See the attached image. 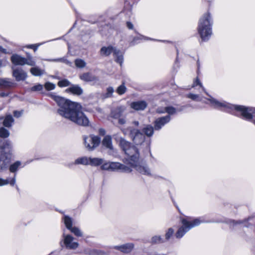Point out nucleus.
<instances>
[{
  "label": "nucleus",
  "instance_id": "53",
  "mask_svg": "<svg viewBox=\"0 0 255 255\" xmlns=\"http://www.w3.org/2000/svg\"><path fill=\"white\" fill-rule=\"evenodd\" d=\"M132 124L134 126H136V127H138V126H139V122H138V121H133V122L132 123Z\"/></svg>",
  "mask_w": 255,
  "mask_h": 255
},
{
  "label": "nucleus",
  "instance_id": "45",
  "mask_svg": "<svg viewBox=\"0 0 255 255\" xmlns=\"http://www.w3.org/2000/svg\"><path fill=\"white\" fill-rule=\"evenodd\" d=\"M43 89V86L41 84L35 85L31 88L32 91H40Z\"/></svg>",
  "mask_w": 255,
  "mask_h": 255
},
{
  "label": "nucleus",
  "instance_id": "51",
  "mask_svg": "<svg viewBox=\"0 0 255 255\" xmlns=\"http://www.w3.org/2000/svg\"><path fill=\"white\" fill-rule=\"evenodd\" d=\"M0 52H2L3 53H7L6 50L3 48L2 46H0Z\"/></svg>",
  "mask_w": 255,
  "mask_h": 255
},
{
  "label": "nucleus",
  "instance_id": "12",
  "mask_svg": "<svg viewBox=\"0 0 255 255\" xmlns=\"http://www.w3.org/2000/svg\"><path fill=\"white\" fill-rule=\"evenodd\" d=\"M12 75L17 81H23L27 77L26 73L21 68L13 69Z\"/></svg>",
  "mask_w": 255,
  "mask_h": 255
},
{
  "label": "nucleus",
  "instance_id": "44",
  "mask_svg": "<svg viewBox=\"0 0 255 255\" xmlns=\"http://www.w3.org/2000/svg\"><path fill=\"white\" fill-rule=\"evenodd\" d=\"M101 169L106 170H111V162H107L103 164Z\"/></svg>",
  "mask_w": 255,
  "mask_h": 255
},
{
  "label": "nucleus",
  "instance_id": "4",
  "mask_svg": "<svg viewBox=\"0 0 255 255\" xmlns=\"http://www.w3.org/2000/svg\"><path fill=\"white\" fill-rule=\"evenodd\" d=\"M212 20L209 13L204 14L200 19L198 30L202 39L204 41L209 39L212 35Z\"/></svg>",
  "mask_w": 255,
  "mask_h": 255
},
{
  "label": "nucleus",
  "instance_id": "5",
  "mask_svg": "<svg viewBox=\"0 0 255 255\" xmlns=\"http://www.w3.org/2000/svg\"><path fill=\"white\" fill-rule=\"evenodd\" d=\"M182 226L178 229L175 234V236L178 239L181 238L184 234L189 231L191 228L197 226L203 222L198 218L192 219L190 217H186L181 220Z\"/></svg>",
  "mask_w": 255,
  "mask_h": 255
},
{
  "label": "nucleus",
  "instance_id": "6",
  "mask_svg": "<svg viewBox=\"0 0 255 255\" xmlns=\"http://www.w3.org/2000/svg\"><path fill=\"white\" fill-rule=\"evenodd\" d=\"M125 134H128L133 142L136 145H141L145 140V136L137 128L128 127L123 130Z\"/></svg>",
  "mask_w": 255,
  "mask_h": 255
},
{
  "label": "nucleus",
  "instance_id": "31",
  "mask_svg": "<svg viewBox=\"0 0 255 255\" xmlns=\"http://www.w3.org/2000/svg\"><path fill=\"white\" fill-rule=\"evenodd\" d=\"M63 219L66 228L70 230L72 227V219L68 216H64Z\"/></svg>",
  "mask_w": 255,
  "mask_h": 255
},
{
  "label": "nucleus",
  "instance_id": "42",
  "mask_svg": "<svg viewBox=\"0 0 255 255\" xmlns=\"http://www.w3.org/2000/svg\"><path fill=\"white\" fill-rule=\"evenodd\" d=\"M187 97L195 101H200L201 100L199 95L197 94H189L187 95Z\"/></svg>",
  "mask_w": 255,
  "mask_h": 255
},
{
  "label": "nucleus",
  "instance_id": "7",
  "mask_svg": "<svg viewBox=\"0 0 255 255\" xmlns=\"http://www.w3.org/2000/svg\"><path fill=\"white\" fill-rule=\"evenodd\" d=\"M12 145L9 140H0V170H3L6 168L9 160L7 158L6 153L4 152L6 149H10Z\"/></svg>",
  "mask_w": 255,
  "mask_h": 255
},
{
  "label": "nucleus",
  "instance_id": "11",
  "mask_svg": "<svg viewBox=\"0 0 255 255\" xmlns=\"http://www.w3.org/2000/svg\"><path fill=\"white\" fill-rule=\"evenodd\" d=\"M170 121V117L169 115L157 119L154 122V128L156 130L160 129Z\"/></svg>",
  "mask_w": 255,
  "mask_h": 255
},
{
  "label": "nucleus",
  "instance_id": "39",
  "mask_svg": "<svg viewBox=\"0 0 255 255\" xmlns=\"http://www.w3.org/2000/svg\"><path fill=\"white\" fill-rule=\"evenodd\" d=\"M55 85L53 83L47 82L44 84V87L47 91L54 90L55 88Z\"/></svg>",
  "mask_w": 255,
  "mask_h": 255
},
{
  "label": "nucleus",
  "instance_id": "54",
  "mask_svg": "<svg viewBox=\"0 0 255 255\" xmlns=\"http://www.w3.org/2000/svg\"><path fill=\"white\" fill-rule=\"evenodd\" d=\"M99 132L100 134L104 135L105 133V131L104 129H100L99 130Z\"/></svg>",
  "mask_w": 255,
  "mask_h": 255
},
{
  "label": "nucleus",
  "instance_id": "10",
  "mask_svg": "<svg viewBox=\"0 0 255 255\" xmlns=\"http://www.w3.org/2000/svg\"><path fill=\"white\" fill-rule=\"evenodd\" d=\"M64 244L66 247L70 249H75L78 246L77 242H74L73 238L70 235H65L63 234Z\"/></svg>",
  "mask_w": 255,
  "mask_h": 255
},
{
  "label": "nucleus",
  "instance_id": "49",
  "mask_svg": "<svg viewBox=\"0 0 255 255\" xmlns=\"http://www.w3.org/2000/svg\"><path fill=\"white\" fill-rule=\"evenodd\" d=\"M27 47L28 48L33 49L34 51H36L37 49L38 46L32 44L28 45Z\"/></svg>",
  "mask_w": 255,
  "mask_h": 255
},
{
  "label": "nucleus",
  "instance_id": "21",
  "mask_svg": "<svg viewBox=\"0 0 255 255\" xmlns=\"http://www.w3.org/2000/svg\"><path fill=\"white\" fill-rule=\"evenodd\" d=\"M13 83L6 78H0V88H8L11 87Z\"/></svg>",
  "mask_w": 255,
  "mask_h": 255
},
{
  "label": "nucleus",
  "instance_id": "17",
  "mask_svg": "<svg viewBox=\"0 0 255 255\" xmlns=\"http://www.w3.org/2000/svg\"><path fill=\"white\" fill-rule=\"evenodd\" d=\"M133 248L132 244H127L120 246H115L114 249L120 250L124 253H128Z\"/></svg>",
  "mask_w": 255,
  "mask_h": 255
},
{
  "label": "nucleus",
  "instance_id": "23",
  "mask_svg": "<svg viewBox=\"0 0 255 255\" xmlns=\"http://www.w3.org/2000/svg\"><path fill=\"white\" fill-rule=\"evenodd\" d=\"M90 157L83 156L79 157L75 160V164H82L84 165H89Z\"/></svg>",
  "mask_w": 255,
  "mask_h": 255
},
{
  "label": "nucleus",
  "instance_id": "52",
  "mask_svg": "<svg viewBox=\"0 0 255 255\" xmlns=\"http://www.w3.org/2000/svg\"><path fill=\"white\" fill-rule=\"evenodd\" d=\"M8 94L7 93L1 92L0 93V96L1 97H6L7 96Z\"/></svg>",
  "mask_w": 255,
  "mask_h": 255
},
{
  "label": "nucleus",
  "instance_id": "40",
  "mask_svg": "<svg viewBox=\"0 0 255 255\" xmlns=\"http://www.w3.org/2000/svg\"><path fill=\"white\" fill-rule=\"evenodd\" d=\"M47 61H54V62H57V61L63 62L70 66L72 64V63L71 62H70L68 60L65 59L64 58H59V59H48V60H47Z\"/></svg>",
  "mask_w": 255,
  "mask_h": 255
},
{
  "label": "nucleus",
  "instance_id": "25",
  "mask_svg": "<svg viewBox=\"0 0 255 255\" xmlns=\"http://www.w3.org/2000/svg\"><path fill=\"white\" fill-rule=\"evenodd\" d=\"M142 131L148 137L152 136L154 133V128L149 125H146L143 128Z\"/></svg>",
  "mask_w": 255,
  "mask_h": 255
},
{
  "label": "nucleus",
  "instance_id": "22",
  "mask_svg": "<svg viewBox=\"0 0 255 255\" xmlns=\"http://www.w3.org/2000/svg\"><path fill=\"white\" fill-rule=\"evenodd\" d=\"M114 56L115 57V61L122 65L124 61L123 53L120 50L116 49L114 51Z\"/></svg>",
  "mask_w": 255,
  "mask_h": 255
},
{
  "label": "nucleus",
  "instance_id": "19",
  "mask_svg": "<svg viewBox=\"0 0 255 255\" xmlns=\"http://www.w3.org/2000/svg\"><path fill=\"white\" fill-rule=\"evenodd\" d=\"M115 50H116V49L112 46H109L108 47L104 46L101 49L100 52L102 55L108 56L110 55L112 52L114 54Z\"/></svg>",
  "mask_w": 255,
  "mask_h": 255
},
{
  "label": "nucleus",
  "instance_id": "15",
  "mask_svg": "<svg viewBox=\"0 0 255 255\" xmlns=\"http://www.w3.org/2000/svg\"><path fill=\"white\" fill-rule=\"evenodd\" d=\"M25 58L19 55L13 54L11 57V61L15 65H24L25 64Z\"/></svg>",
  "mask_w": 255,
  "mask_h": 255
},
{
  "label": "nucleus",
  "instance_id": "18",
  "mask_svg": "<svg viewBox=\"0 0 255 255\" xmlns=\"http://www.w3.org/2000/svg\"><path fill=\"white\" fill-rule=\"evenodd\" d=\"M125 108L123 106L117 107L114 109L111 112V116L114 119H119L122 117Z\"/></svg>",
  "mask_w": 255,
  "mask_h": 255
},
{
  "label": "nucleus",
  "instance_id": "56",
  "mask_svg": "<svg viewBox=\"0 0 255 255\" xmlns=\"http://www.w3.org/2000/svg\"><path fill=\"white\" fill-rule=\"evenodd\" d=\"M1 61L0 60V67L1 66Z\"/></svg>",
  "mask_w": 255,
  "mask_h": 255
},
{
  "label": "nucleus",
  "instance_id": "38",
  "mask_svg": "<svg viewBox=\"0 0 255 255\" xmlns=\"http://www.w3.org/2000/svg\"><path fill=\"white\" fill-rule=\"evenodd\" d=\"M70 230L72 233L74 234V235L77 237H81L82 236V233L81 231L77 227H72Z\"/></svg>",
  "mask_w": 255,
  "mask_h": 255
},
{
  "label": "nucleus",
  "instance_id": "48",
  "mask_svg": "<svg viewBox=\"0 0 255 255\" xmlns=\"http://www.w3.org/2000/svg\"><path fill=\"white\" fill-rule=\"evenodd\" d=\"M119 119V123L121 125H124L126 123V120L125 118H120Z\"/></svg>",
  "mask_w": 255,
  "mask_h": 255
},
{
  "label": "nucleus",
  "instance_id": "34",
  "mask_svg": "<svg viewBox=\"0 0 255 255\" xmlns=\"http://www.w3.org/2000/svg\"><path fill=\"white\" fill-rule=\"evenodd\" d=\"M25 64L29 66H34L35 65V62L33 60L32 57L30 55H27V58H25Z\"/></svg>",
  "mask_w": 255,
  "mask_h": 255
},
{
  "label": "nucleus",
  "instance_id": "13",
  "mask_svg": "<svg viewBox=\"0 0 255 255\" xmlns=\"http://www.w3.org/2000/svg\"><path fill=\"white\" fill-rule=\"evenodd\" d=\"M79 78L86 82H97L98 81V77L90 72H86L80 74Z\"/></svg>",
  "mask_w": 255,
  "mask_h": 255
},
{
  "label": "nucleus",
  "instance_id": "24",
  "mask_svg": "<svg viewBox=\"0 0 255 255\" xmlns=\"http://www.w3.org/2000/svg\"><path fill=\"white\" fill-rule=\"evenodd\" d=\"M102 144L106 148H108L110 149H113L112 138L109 135L105 136L102 141Z\"/></svg>",
  "mask_w": 255,
  "mask_h": 255
},
{
  "label": "nucleus",
  "instance_id": "41",
  "mask_svg": "<svg viewBox=\"0 0 255 255\" xmlns=\"http://www.w3.org/2000/svg\"><path fill=\"white\" fill-rule=\"evenodd\" d=\"M152 242L154 243H160L164 242L163 240L160 236H154L152 238Z\"/></svg>",
  "mask_w": 255,
  "mask_h": 255
},
{
  "label": "nucleus",
  "instance_id": "36",
  "mask_svg": "<svg viewBox=\"0 0 255 255\" xmlns=\"http://www.w3.org/2000/svg\"><path fill=\"white\" fill-rule=\"evenodd\" d=\"M127 90V88L125 85L124 83H123L121 85H120L116 90L117 93L119 95H123L124 94Z\"/></svg>",
  "mask_w": 255,
  "mask_h": 255
},
{
  "label": "nucleus",
  "instance_id": "43",
  "mask_svg": "<svg viewBox=\"0 0 255 255\" xmlns=\"http://www.w3.org/2000/svg\"><path fill=\"white\" fill-rule=\"evenodd\" d=\"M197 85H199L200 87L202 88V90L208 95V94L205 91V88L203 87L202 83L200 82V81H199V80L198 78H197L196 80L194 81L193 85V87H195Z\"/></svg>",
  "mask_w": 255,
  "mask_h": 255
},
{
  "label": "nucleus",
  "instance_id": "1",
  "mask_svg": "<svg viewBox=\"0 0 255 255\" xmlns=\"http://www.w3.org/2000/svg\"><path fill=\"white\" fill-rule=\"evenodd\" d=\"M49 95L59 106L57 113L59 115L79 126L86 127L89 125V121L81 111L82 107L79 104L57 96L54 93Z\"/></svg>",
  "mask_w": 255,
  "mask_h": 255
},
{
  "label": "nucleus",
  "instance_id": "29",
  "mask_svg": "<svg viewBox=\"0 0 255 255\" xmlns=\"http://www.w3.org/2000/svg\"><path fill=\"white\" fill-rule=\"evenodd\" d=\"M15 183V176L10 180L8 179H3L0 178V186H3L9 184L11 186H13Z\"/></svg>",
  "mask_w": 255,
  "mask_h": 255
},
{
  "label": "nucleus",
  "instance_id": "58",
  "mask_svg": "<svg viewBox=\"0 0 255 255\" xmlns=\"http://www.w3.org/2000/svg\"><path fill=\"white\" fill-rule=\"evenodd\" d=\"M199 64L198 63V67L199 68Z\"/></svg>",
  "mask_w": 255,
  "mask_h": 255
},
{
  "label": "nucleus",
  "instance_id": "8",
  "mask_svg": "<svg viewBox=\"0 0 255 255\" xmlns=\"http://www.w3.org/2000/svg\"><path fill=\"white\" fill-rule=\"evenodd\" d=\"M84 143L88 150H93L99 146L101 142V138L98 136L93 134L83 137Z\"/></svg>",
  "mask_w": 255,
  "mask_h": 255
},
{
  "label": "nucleus",
  "instance_id": "57",
  "mask_svg": "<svg viewBox=\"0 0 255 255\" xmlns=\"http://www.w3.org/2000/svg\"><path fill=\"white\" fill-rule=\"evenodd\" d=\"M253 122L255 125V121H253Z\"/></svg>",
  "mask_w": 255,
  "mask_h": 255
},
{
  "label": "nucleus",
  "instance_id": "33",
  "mask_svg": "<svg viewBox=\"0 0 255 255\" xmlns=\"http://www.w3.org/2000/svg\"><path fill=\"white\" fill-rule=\"evenodd\" d=\"M75 64L77 67L82 68L86 66V63L82 59H77L75 61Z\"/></svg>",
  "mask_w": 255,
  "mask_h": 255
},
{
  "label": "nucleus",
  "instance_id": "20",
  "mask_svg": "<svg viewBox=\"0 0 255 255\" xmlns=\"http://www.w3.org/2000/svg\"><path fill=\"white\" fill-rule=\"evenodd\" d=\"M3 125L6 128H10L14 121L12 116L10 114L6 115L4 118L3 117Z\"/></svg>",
  "mask_w": 255,
  "mask_h": 255
},
{
  "label": "nucleus",
  "instance_id": "14",
  "mask_svg": "<svg viewBox=\"0 0 255 255\" xmlns=\"http://www.w3.org/2000/svg\"><path fill=\"white\" fill-rule=\"evenodd\" d=\"M147 103L144 101L134 102L131 103L130 107L137 111L143 110L147 107Z\"/></svg>",
  "mask_w": 255,
  "mask_h": 255
},
{
  "label": "nucleus",
  "instance_id": "37",
  "mask_svg": "<svg viewBox=\"0 0 255 255\" xmlns=\"http://www.w3.org/2000/svg\"><path fill=\"white\" fill-rule=\"evenodd\" d=\"M174 233V230L172 228H169L165 233V237L166 240H169L173 236Z\"/></svg>",
  "mask_w": 255,
  "mask_h": 255
},
{
  "label": "nucleus",
  "instance_id": "2",
  "mask_svg": "<svg viewBox=\"0 0 255 255\" xmlns=\"http://www.w3.org/2000/svg\"><path fill=\"white\" fill-rule=\"evenodd\" d=\"M118 141L127 156L124 160V162L135 168L138 172L145 175H150V170L146 165H141L138 162L139 154L136 147L123 137H120Z\"/></svg>",
  "mask_w": 255,
  "mask_h": 255
},
{
  "label": "nucleus",
  "instance_id": "28",
  "mask_svg": "<svg viewBox=\"0 0 255 255\" xmlns=\"http://www.w3.org/2000/svg\"><path fill=\"white\" fill-rule=\"evenodd\" d=\"M30 71L31 73L35 76H39L44 73V70H42L37 67L31 68Z\"/></svg>",
  "mask_w": 255,
  "mask_h": 255
},
{
  "label": "nucleus",
  "instance_id": "30",
  "mask_svg": "<svg viewBox=\"0 0 255 255\" xmlns=\"http://www.w3.org/2000/svg\"><path fill=\"white\" fill-rule=\"evenodd\" d=\"M21 165V163L20 161H17L16 162H15L14 163H13V164H11L10 167H9V171L11 172H15L17 169H18V168H19L20 167V166Z\"/></svg>",
  "mask_w": 255,
  "mask_h": 255
},
{
  "label": "nucleus",
  "instance_id": "26",
  "mask_svg": "<svg viewBox=\"0 0 255 255\" xmlns=\"http://www.w3.org/2000/svg\"><path fill=\"white\" fill-rule=\"evenodd\" d=\"M157 112L158 113H167L169 115H173L176 113V110L173 107H167L164 108L163 111L158 109Z\"/></svg>",
  "mask_w": 255,
  "mask_h": 255
},
{
  "label": "nucleus",
  "instance_id": "35",
  "mask_svg": "<svg viewBox=\"0 0 255 255\" xmlns=\"http://www.w3.org/2000/svg\"><path fill=\"white\" fill-rule=\"evenodd\" d=\"M71 85V83L67 79H64L58 82V86L60 87H67Z\"/></svg>",
  "mask_w": 255,
  "mask_h": 255
},
{
  "label": "nucleus",
  "instance_id": "46",
  "mask_svg": "<svg viewBox=\"0 0 255 255\" xmlns=\"http://www.w3.org/2000/svg\"><path fill=\"white\" fill-rule=\"evenodd\" d=\"M114 91V90L113 87H110L108 88L107 89V93H106V97L108 98V97H111Z\"/></svg>",
  "mask_w": 255,
  "mask_h": 255
},
{
  "label": "nucleus",
  "instance_id": "55",
  "mask_svg": "<svg viewBox=\"0 0 255 255\" xmlns=\"http://www.w3.org/2000/svg\"><path fill=\"white\" fill-rule=\"evenodd\" d=\"M3 117H0V122L2 120H3Z\"/></svg>",
  "mask_w": 255,
  "mask_h": 255
},
{
  "label": "nucleus",
  "instance_id": "32",
  "mask_svg": "<svg viewBox=\"0 0 255 255\" xmlns=\"http://www.w3.org/2000/svg\"><path fill=\"white\" fill-rule=\"evenodd\" d=\"M9 135V131L3 127L0 128V137L1 138H7Z\"/></svg>",
  "mask_w": 255,
  "mask_h": 255
},
{
  "label": "nucleus",
  "instance_id": "16",
  "mask_svg": "<svg viewBox=\"0 0 255 255\" xmlns=\"http://www.w3.org/2000/svg\"><path fill=\"white\" fill-rule=\"evenodd\" d=\"M66 91L78 96L81 95L83 93L82 89L77 85H72L70 87L67 89Z\"/></svg>",
  "mask_w": 255,
  "mask_h": 255
},
{
  "label": "nucleus",
  "instance_id": "3",
  "mask_svg": "<svg viewBox=\"0 0 255 255\" xmlns=\"http://www.w3.org/2000/svg\"><path fill=\"white\" fill-rule=\"evenodd\" d=\"M208 100L214 108L230 113L237 116L241 115L243 119L247 121L251 120L255 114V108L253 107H246L243 106L232 105L225 101H219L212 97H210Z\"/></svg>",
  "mask_w": 255,
  "mask_h": 255
},
{
  "label": "nucleus",
  "instance_id": "47",
  "mask_svg": "<svg viewBox=\"0 0 255 255\" xmlns=\"http://www.w3.org/2000/svg\"><path fill=\"white\" fill-rule=\"evenodd\" d=\"M22 114V111H14L13 112V115L15 118L20 117Z\"/></svg>",
  "mask_w": 255,
  "mask_h": 255
},
{
  "label": "nucleus",
  "instance_id": "27",
  "mask_svg": "<svg viewBox=\"0 0 255 255\" xmlns=\"http://www.w3.org/2000/svg\"><path fill=\"white\" fill-rule=\"evenodd\" d=\"M103 162V159L100 158H91L90 157L89 165L94 166H98Z\"/></svg>",
  "mask_w": 255,
  "mask_h": 255
},
{
  "label": "nucleus",
  "instance_id": "9",
  "mask_svg": "<svg viewBox=\"0 0 255 255\" xmlns=\"http://www.w3.org/2000/svg\"><path fill=\"white\" fill-rule=\"evenodd\" d=\"M111 171H118L120 170L122 172H130L131 169L124 164L119 162H111Z\"/></svg>",
  "mask_w": 255,
  "mask_h": 255
},
{
  "label": "nucleus",
  "instance_id": "50",
  "mask_svg": "<svg viewBox=\"0 0 255 255\" xmlns=\"http://www.w3.org/2000/svg\"><path fill=\"white\" fill-rule=\"evenodd\" d=\"M127 26L130 29H132L133 27V24L130 22H127Z\"/></svg>",
  "mask_w": 255,
  "mask_h": 255
}]
</instances>
